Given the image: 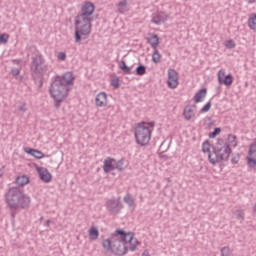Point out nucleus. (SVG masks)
<instances>
[{
  "instance_id": "obj_1",
  "label": "nucleus",
  "mask_w": 256,
  "mask_h": 256,
  "mask_svg": "<svg viewBox=\"0 0 256 256\" xmlns=\"http://www.w3.org/2000/svg\"><path fill=\"white\" fill-rule=\"evenodd\" d=\"M130 246H127V245ZM139 245V240L134 237L133 232L126 233L125 230L117 229L111 239H105L102 242V247L108 253H114L117 256L127 255L128 249L135 251Z\"/></svg>"
},
{
  "instance_id": "obj_2",
  "label": "nucleus",
  "mask_w": 256,
  "mask_h": 256,
  "mask_svg": "<svg viewBox=\"0 0 256 256\" xmlns=\"http://www.w3.org/2000/svg\"><path fill=\"white\" fill-rule=\"evenodd\" d=\"M93 13H95V5L92 2H85L75 17V43H81V35L83 37L91 35Z\"/></svg>"
},
{
  "instance_id": "obj_3",
  "label": "nucleus",
  "mask_w": 256,
  "mask_h": 256,
  "mask_svg": "<svg viewBox=\"0 0 256 256\" xmlns=\"http://www.w3.org/2000/svg\"><path fill=\"white\" fill-rule=\"evenodd\" d=\"M75 77H73V73L66 72L63 76H56L54 77L49 91L52 99H54L55 107L59 109L60 104L62 101L69 95L71 91V87H73Z\"/></svg>"
},
{
  "instance_id": "obj_4",
  "label": "nucleus",
  "mask_w": 256,
  "mask_h": 256,
  "mask_svg": "<svg viewBox=\"0 0 256 256\" xmlns=\"http://www.w3.org/2000/svg\"><path fill=\"white\" fill-rule=\"evenodd\" d=\"M5 199L10 209H27L31 205V198L19 187H10L5 193Z\"/></svg>"
},
{
  "instance_id": "obj_5",
  "label": "nucleus",
  "mask_w": 256,
  "mask_h": 256,
  "mask_svg": "<svg viewBox=\"0 0 256 256\" xmlns=\"http://www.w3.org/2000/svg\"><path fill=\"white\" fill-rule=\"evenodd\" d=\"M151 133H153V125L149 126V123L145 122L138 124L134 131L137 145H140L141 147L149 145V142L151 141Z\"/></svg>"
},
{
  "instance_id": "obj_6",
  "label": "nucleus",
  "mask_w": 256,
  "mask_h": 256,
  "mask_svg": "<svg viewBox=\"0 0 256 256\" xmlns=\"http://www.w3.org/2000/svg\"><path fill=\"white\" fill-rule=\"evenodd\" d=\"M30 71L32 75H44L47 73V62L39 52L31 57Z\"/></svg>"
},
{
  "instance_id": "obj_7",
  "label": "nucleus",
  "mask_w": 256,
  "mask_h": 256,
  "mask_svg": "<svg viewBox=\"0 0 256 256\" xmlns=\"http://www.w3.org/2000/svg\"><path fill=\"white\" fill-rule=\"evenodd\" d=\"M106 209L111 215H118V213H121V209H123V203H121L120 198H112L106 202Z\"/></svg>"
},
{
  "instance_id": "obj_8",
  "label": "nucleus",
  "mask_w": 256,
  "mask_h": 256,
  "mask_svg": "<svg viewBox=\"0 0 256 256\" xmlns=\"http://www.w3.org/2000/svg\"><path fill=\"white\" fill-rule=\"evenodd\" d=\"M215 149L222 161H227L229 159V155H231L229 144L222 142L221 144H218Z\"/></svg>"
},
{
  "instance_id": "obj_9",
  "label": "nucleus",
  "mask_w": 256,
  "mask_h": 256,
  "mask_svg": "<svg viewBox=\"0 0 256 256\" xmlns=\"http://www.w3.org/2000/svg\"><path fill=\"white\" fill-rule=\"evenodd\" d=\"M167 84L170 89H177V86L179 85V74L175 69L168 70Z\"/></svg>"
},
{
  "instance_id": "obj_10",
  "label": "nucleus",
  "mask_w": 256,
  "mask_h": 256,
  "mask_svg": "<svg viewBox=\"0 0 256 256\" xmlns=\"http://www.w3.org/2000/svg\"><path fill=\"white\" fill-rule=\"evenodd\" d=\"M223 77H225V79H223ZM218 82L226 85V87H231V85H233V76L231 74L225 76V70H220L218 72Z\"/></svg>"
},
{
  "instance_id": "obj_11",
  "label": "nucleus",
  "mask_w": 256,
  "mask_h": 256,
  "mask_svg": "<svg viewBox=\"0 0 256 256\" xmlns=\"http://www.w3.org/2000/svg\"><path fill=\"white\" fill-rule=\"evenodd\" d=\"M169 19V15H167L165 12H156L152 15V23L154 25H163L165 21Z\"/></svg>"
},
{
  "instance_id": "obj_12",
  "label": "nucleus",
  "mask_w": 256,
  "mask_h": 256,
  "mask_svg": "<svg viewBox=\"0 0 256 256\" xmlns=\"http://www.w3.org/2000/svg\"><path fill=\"white\" fill-rule=\"evenodd\" d=\"M38 175L44 183H50L51 179H53V176L51 175V172L45 167H38L37 168Z\"/></svg>"
},
{
  "instance_id": "obj_13",
  "label": "nucleus",
  "mask_w": 256,
  "mask_h": 256,
  "mask_svg": "<svg viewBox=\"0 0 256 256\" xmlns=\"http://www.w3.org/2000/svg\"><path fill=\"white\" fill-rule=\"evenodd\" d=\"M103 171H104V173H111V171H115V159L114 158L107 157L104 160Z\"/></svg>"
},
{
  "instance_id": "obj_14",
  "label": "nucleus",
  "mask_w": 256,
  "mask_h": 256,
  "mask_svg": "<svg viewBox=\"0 0 256 256\" xmlns=\"http://www.w3.org/2000/svg\"><path fill=\"white\" fill-rule=\"evenodd\" d=\"M95 103L97 107H106L107 105V93L100 92L95 98Z\"/></svg>"
},
{
  "instance_id": "obj_15",
  "label": "nucleus",
  "mask_w": 256,
  "mask_h": 256,
  "mask_svg": "<svg viewBox=\"0 0 256 256\" xmlns=\"http://www.w3.org/2000/svg\"><path fill=\"white\" fill-rule=\"evenodd\" d=\"M195 109H197L196 105L186 106L184 108L183 115L187 121H190V119L195 116Z\"/></svg>"
},
{
  "instance_id": "obj_16",
  "label": "nucleus",
  "mask_w": 256,
  "mask_h": 256,
  "mask_svg": "<svg viewBox=\"0 0 256 256\" xmlns=\"http://www.w3.org/2000/svg\"><path fill=\"white\" fill-rule=\"evenodd\" d=\"M118 67L123 71L124 75H133V66H127L124 60L119 62Z\"/></svg>"
},
{
  "instance_id": "obj_17",
  "label": "nucleus",
  "mask_w": 256,
  "mask_h": 256,
  "mask_svg": "<svg viewBox=\"0 0 256 256\" xmlns=\"http://www.w3.org/2000/svg\"><path fill=\"white\" fill-rule=\"evenodd\" d=\"M25 153H28V155H32V157H34L35 159H43V157H45V154H43V152L32 149L30 147L25 148Z\"/></svg>"
},
{
  "instance_id": "obj_18",
  "label": "nucleus",
  "mask_w": 256,
  "mask_h": 256,
  "mask_svg": "<svg viewBox=\"0 0 256 256\" xmlns=\"http://www.w3.org/2000/svg\"><path fill=\"white\" fill-rule=\"evenodd\" d=\"M116 7H117L118 12L121 13V15H123L124 13H127V11H129V3L127 2V0H122V1L118 2Z\"/></svg>"
},
{
  "instance_id": "obj_19",
  "label": "nucleus",
  "mask_w": 256,
  "mask_h": 256,
  "mask_svg": "<svg viewBox=\"0 0 256 256\" xmlns=\"http://www.w3.org/2000/svg\"><path fill=\"white\" fill-rule=\"evenodd\" d=\"M205 97H207V88H202L194 95V101L195 103H201Z\"/></svg>"
},
{
  "instance_id": "obj_20",
  "label": "nucleus",
  "mask_w": 256,
  "mask_h": 256,
  "mask_svg": "<svg viewBox=\"0 0 256 256\" xmlns=\"http://www.w3.org/2000/svg\"><path fill=\"white\" fill-rule=\"evenodd\" d=\"M208 159L212 165H216V163L222 161L216 149L212 152H209Z\"/></svg>"
},
{
  "instance_id": "obj_21",
  "label": "nucleus",
  "mask_w": 256,
  "mask_h": 256,
  "mask_svg": "<svg viewBox=\"0 0 256 256\" xmlns=\"http://www.w3.org/2000/svg\"><path fill=\"white\" fill-rule=\"evenodd\" d=\"M124 203L128 205L129 209H135V198L131 193H127L123 198Z\"/></svg>"
},
{
  "instance_id": "obj_22",
  "label": "nucleus",
  "mask_w": 256,
  "mask_h": 256,
  "mask_svg": "<svg viewBox=\"0 0 256 256\" xmlns=\"http://www.w3.org/2000/svg\"><path fill=\"white\" fill-rule=\"evenodd\" d=\"M147 41L152 49H157V47H159V36L157 34H152L147 38Z\"/></svg>"
},
{
  "instance_id": "obj_23",
  "label": "nucleus",
  "mask_w": 256,
  "mask_h": 256,
  "mask_svg": "<svg viewBox=\"0 0 256 256\" xmlns=\"http://www.w3.org/2000/svg\"><path fill=\"white\" fill-rule=\"evenodd\" d=\"M115 169H117V171H125V169H127V161L125 159H120L119 161L115 160L114 163Z\"/></svg>"
},
{
  "instance_id": "obj_24",
  "label": "nucleus",
  "mask_w": 256,
  "mask_h": 256,
  "mask_svg": "<svg viewBox=\"0 0 256 256\" xmlns=\"http://www.w3.org/2000/svg\"><path fill=\"white\" fill-rule=\"evenodd\" d=\"M15 181L18 187H25V185L29 184V176H18Z\"/></svg>"
},
{
  "instance_id": "obj_25",
  "label": "nucleus",
  "mask_w": 256,
  "mask_h": 256,
  "mask_svg": "<svg viewBox=\"0 0 256 256\" xmlns=\"http://www.w3.org/2000/svg\"><path fill=\"white\" fill-rule=\"evenodd\" d=\"M88 235L91 241H97L99 239V230L95 226H92L88 231Z\"/></svg>"
},
{
  "instance_id": "obj_26",
  "label": "nucleus",
  "mask_w": 256,
  "mask_h": 256,
  "mask_svg": "<svg viewBox=\"0 0 256 256\" xmlns=\"http://www.w3.org/2000/svg\"><path fill=\"white\" fill-rule=\"evenodd\" d=\"M152 61L153 63H161V53H159V50L154 49V53L152 54Z\"/></svg>"
},
{
  "instance_id": "obj_27",
  "label": "nucleus",
  "mask_w": 256,
  "mask_h": 256,
  "mask_svg": "<svg viewBox=\"0 0 256 256\" xmlns=\"http://www.w3.org/2000/svg\"><path fill=\"white\" fill-rule=\"evenodd\" d=\"M248 26L250 29L255 30L256 29V14H253L249 19H248Z\"/></svg>"
},
{
  "instance_id": "obj_28",
  "label": "nucleus",
  "mask_w": 256,
  "mask_h": 256,
  "mask_svg": "<svg viewBox=\"0 0 256 256\" xmlns=\"http://www.w3.org/2000/svg\"><path fill=\"white\" fill-rule=\"evenodd\" d=\"M145 73H147V67H145V65H143V64H140L136 68V75L143 76V75H145Z\"/></svg>"
},
{
  "instance_id": "obj_29",
  "label": "nucleus",
  "mask_w": 256,
  "mask_h": 256,
  "mask_svg": "<svg viewBox=\"0 0 256 256\" xmlns=\"http://www.w3.org/2000/svg\"><path fill=\"white\" fill-rule=\"evenodd\" d=\"M247 165L250 169H255L256 167V158H251V156L246 157Z\"/></svg>"
},
{
  "instance_id": "obj_30",
  "label": "nucleus",
  "mask_w": 256,
  "mask_h": 256,
  "mask_svg": "<svg viewBox=\"0 0 256 256\" xmlns=\"http://www.w3.org/2000/svg\"><path fill=\"white\" fill-rule=\"evenodd\" d=\"M228 143H230L232 147H237V136L233 134L228 135Z\"/></svg>"
},
{
  "instance_id": "obj_31",
  "label": "nucleus",
  "mask_w": 256,
  "mask_h": 256,
  "mask_svg": "<svg viewBox=\"0 0 256 256\" xmlns=\"http://www.w3.org/2000/svg\"><path fill=\"white\" fill-rule=\"evenodd\" d=\"M202 151L203 153H211V144L209 143V141H205L203 144H202Z\"/></svg>"
},
{
  "instance_id": "obj_32",
  "label": "nucleus",
  "mask_w": 256,
  "mask_h": 256,
  "mask_svg": "<svg viewBox=\"0 0 256 256\" xmlns=\"http://www.w3.org/2000/svg\"><path fill=\"white\" fill-rule=\"evenodd\" d=\"M8 41H9V34L7 33L0 34V43L7 45Z\"/></svg>"
},
{
  "instance_id": "obj_33",
  "label": "nucleus",
  "mask_w": 256,
  "mask_h": 256,
  "mask_svg": "<svg viewBox=\"0 0 256 256\" xmlns=\"http://www.w3.org/2000/svg\"><path fill=\"white\" fill-rule=\"evenodd\" d=\"M211 110V101L207 102L202 108H201V113H209Z\"/></svg>"
},
{
  "instance_id": "obj_34",
  "label": "nucleus",
  "mask_w": 256,
  "mask_h": 256,
  "mask_svg": "<svg viewBox=\"0 0 256 256\" xmlns=\"http://www.w3.org/2000/svg\"><path fill=\"white\" fill-rule=\"evenodd\" d=\"M219 133H221V128H215L213 132L209 133V138L215 139V137H217V135H219Z\"/></svg>"
},
{
  "instance_id": "obj_35",
  "label": "nucleus",
  "mask_w": 256,
  "mask_h": 256,
  "mask_svg": "<svg viewBox=\"0 0 256 256\" xmlns=\"http://www.w3.org/2000/svg\"><path fill=\"white\" fill-rule=\"evenodd\" d=\"M231 255V249L229 247L224 246L221 248V256H229Z\"/></svg>"
},
{
  "instance_id": "obj_36",
  "label": "nucleus",
  "mask_w": 256,
  "mask_h": 256,
  "mask_svg": "<svg viewBox=\"0 0 256 256\" xmlns=\"http://www.w3.org/2000/svg\"><path fill=\"white\" fill-rule=\"evenodd\" d=\"M10 74L13 77H18V75L21 74V68H12L11 71H10Z\"/></svg>"
},
{
  "instance_id": "obj_37",
  "label": "nucleus",
  "mask_w": 256,
  "mask_h": 256,
  "mask_svg": "<svg viewBox=\"0 0 256 256\" xmlns=\"http://www.w3.org/2000/svg\"><path fill=\"white\" fill-rule=\"evenodd\" d=\"M236 219L243 221L245 219V213L242 210L236 211Z\"/></svg>"
},
{
  "instance_id": "obj_38",
  "label": "nucleus",
  "mask_w": 256,
  "mask_h": 256,
  "mask_svg": "<svg viewBox=\"0 0 256 256\" xmlns=\"http://www.w3.org/2000/svg\"><path fill=\"white\" fill-rule=\"evenodd\" d=\"M227 49H235V42L233 40H228L225 43Z\"/></svg>"
},
{
  "instance_id": "obj_39",
  "label": "nucleus",
  "mask_w": 256,
  "mask_h": 256,
  "mask_svg": "<svg viewBox=\"0 0 256 256\" xmlns=\"http://www.w3.org/2000/svg\"><path fill=\"white\" fill-rule=\"evenodd\" d=\"M111 85L114 89H119V78H113L111 80Z\"/></svg>"
},
{
  "instance_id": "obj_40",
  "label": "nucleus",
  "mask_w": 256,
  "mask_h": 256,
  "mask_svg": "<svg viewBox=\"0 0 256 256\" xmlns=\"http://www.w3.org/2000/svg\"><path fill=\"white\" fill-rule=\"evenodd\" d=\"M58 59L59 61H65V59H67V54H65V52H59Z\"/></svg>"
},
{
  "instance_id": "obj_41",
  "label": "nucleus",
  "mask_w": 256,
  "mask_h": 256,
  "mask_svg": "<svg viewBox=\"0 0 256 256\" xmlns=\"http://www.w3.org/2000/svg\"><path fill=\"white\" fill-rule=\"evenodd\" d=\"M18 111L20 113H25L27 111V106L25 104H21L18 106Z\"/></svg>"
},
{
  "instance_id": "obj_42",
  "label": "nucleus",
  "mask_w": 256,
  "mask_h": 256,
  "mask_svg": "<svg viewBox=\"0 0 256 256\" xmlns=\"http://www.w3.org/2000/svg\"><path fill=\"white\" fill-rule=\"evenodd\" d=\"M231 163H233V165H237V163H239V154H237L236 156L232 157Z\"/></svg>"
},
{
  "instance_id": "obj_43",
  "label": "nucleus",
  "mask_w": 256,
  "mask_h": 256,
  "mask_svg": "<svg viewBox=\"0 0 256 256\" xmlns=\"http://www.w3.org/2000/svg\"><path fill=\"white\" fill-rule=\"evenodd\" d=\"M12 63H15V65H21V59H14L12 60Z\"/></svg>"
},
{
  "instance_id": "obj_44",
  "label": "nucleus",
  "mask_w": 256,
  "mask_h": 256,
  "mask_svg": "<svg viewBox=\"0 0 256 256\" xmlns=\"http://www.w3.org/2000/svg\"><path fill=\"white\" fill-rule=\"evenodd\" d=\"M142 256H150V255H149V251L145 250V251L142 253Z\"/></svg>"
},
{
  "instance_id": "obj_45",
  "label": "nucleus",
  "mask_w": 256,
  "mask_h": 256,
  "mask_svg": "<svg viewBox=\"0 0 256 256\" xmlns=\"http://www.w3.org/2000/svg\"><path fill=\"white\" fill-rule=\"evenodd\" d=\"M50 224H51V220H47L46 221V226L49 227Z\"/></svg>"
},
{
  "instance_id": "obj_46",
  "label": "nucleus",
  "mask_w": 256,
  "mask_h": 256,
  "mask_svg": "<svg viewBox=\"0 0 256 256\" xmlns=\"http://www.w3.org/2000/svg\"><path fill=\"white\" fill-rule=\"evenodd\" d=\"M248 3L252 5V3H255V0H248Z\"/></svg>"
},
{
  "instance_id": "obj_47",
  "label": "nucleus",
  "mask_w": 256,
  "mask_h": 256,
  "mask_svg": "<svg viewBox=\"0 0 256 256\" xmlns=\"http://www.w3.org/2000/svg\"><path fill=\"white\" fill-rule=\"evenodd\" d=\"M0 177H3V170L0 169Z\"/></svg>"
},
{
  "instance_id": "obj_48",
  "label": "nucleus",
  "mask_w": 256,
  "mask_h": 256,
  "mask_svg": "<svg viewBox=\"0 0 256 256\" xmlns=\"http://www.w3.org/2000/svg\"><path fill=\"white\" fill-rule=\"evenodd\" d=\"M163 145H165V142H162V144L160 145V149H163Z\"/></svg>"
}]
</instances>
